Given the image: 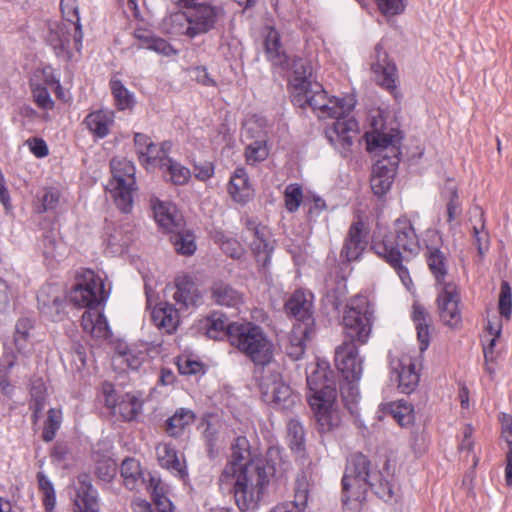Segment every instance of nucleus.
Listing matches in <instances>:
<instances>
[{
  "mask_svg": "<svg viewBox=\"0 0 512 512\" xmlns=\"http://www.w3.org/2000/svg\"><path fill=\"white\" fill-rule=\"evenodd\" d=\"M265 49L274 66L291 71L289 85L293 103L300 108L310 106L319 118H334L332 126L326 129L329 142L343 147L350 146V133L356 132L358 128L356 120L349 116L356 103L354 97H328L322 85L311 80L312 68L308 62L299 57L291 59L285 53L280 43V35L274 28H269L266 34Z\"/></svg>",
  "mask_w": 512,
  "mask_h": 512,
  "instance_id": "nucleus-1",
  "label": "nucleus"
},
{
  "mask_svg": "<svg viewBox=\"0 0 512 512\" xmlns=\"http://www.w3.org/2000/svg\"><path fill=\"white\" fill-rule=\"evenodd\" d=\"M231 451V461L219 477V486L223 491L233 493L241 511L254 509L268 483L266 469L261 461L251 459V448L246 437H236Z\"/></svg>",
  "mask_w": 512,
  "mask_h": 512,
  "instance_id": "nucleus-2",
  "label": "nucleus"
},
{
  "mask_svg": "<svg viewBox=\"0 0 512 512\" xmlns=\"http://www.w3.org/2000/svg\"><path fill=\"white\" fill-rule=\"evenodd\" d=\"M374 309L366 296L350 299L343 315L344 332L348 341L335 349V364L344 379L359 380L363 372V360L358 355L355 342L365 344L372 331Z\"/></svg>",
  "mask_w": 512,
  "mask_h": 512,
  "instance_id": "nucleus-3",
  "label": "nucleus"
},
{
  "mask_svg": "<svg viewBox=\"0 0 512 512\" xmlns=\"http://www.w3.org/2000/svg\"><path fill=\"white\" fill-rule=\"evenodd\" d=\"M394 470L390 461L386 460L382 471L371 472L366 456L361 453L351 455L342 478L345 509L349 512L360 511L368 487L379 498L391 501L394 498Z\"/></svg>",
  "mask_w": 512,
  "mask_h": 512,
  "instance_id": "nucleus-4",
  "label": "nucleus"
},
{
  "mask_svg": "<svg viewBox=\"0 0 512 512\" xmlns=\"http://www.w3.org/2000/svg\"><path fill=\"white\" fill-rule=\"evenodd\" d=\"M102 279L93 270L81 269L75 277V284L69 293L70 302L87 310L81 317L83 329L92 337L105 339L110 335L106 317L98 310V306L106 301Z\"/></svg>",
  "mask_w": 512,
  "mask_h": 512,
  "instance_id": "nucleus-5",
  "label": "nucleus"
},
{
  "mask_svg": "<svg viewBox=\"0 0 512 512\" xmlns=\"http://www.w3.org/2000/svg\"><path fill=\"white\" fill-rule=\"evenodd\" d=\"M332 376L331 371L319 364L307 376L309 389L307 400L320 434L331 433L341 424V416L336 404V384Z\"/></svg>",
  "mask_w": 512,
  "mask_h": 512,
  "instance_id": "nucleus-6",
  "label": "nucleus"
},
{
  "mask_svg": "<svg viewBox=\"0 0 512 512\" xmlns=\"http://www.w3.org/2000/svg\"><path fill=\"white\" fill-rule=\"evenodd\" d=\"M186 11H176L167 15L162 26L166 33L194 39L214 30L224 17L219 5L208 2L181 1Z\"/></svg>",
  "mask_w": 512,
  "mask_h": 512,
  "instance_id": "nucleus-7",
  "label": "nucleus"
},
{
  "mask_svg": "<svg viewBox=\"0 0 512 512\" xmlns=\"http://www.w3.org/2000/svg\"><path fill=\"white\" fill-rule=\"evenodd\" d=\"M229 342L255 365L267 366L273 359V344L263 329L251 322H233L229 327Z\"/></svg>",
  "mask_w": 512,
  "mask_h": 512,
  "instance_id": "nucleus-8",
  "label": "nucleus"
},
{
  "mask_svg": "<svg viewBox=\"0 0 512 512\" xmlns=\"http://www.w3.org/2000/svg\"><path fill=\"white\" fill-rule=\"evenodd\" d=\"M419 240L411 221L403 216L394 222V232L383 237L375 236L372 242L374 252L386 262L397 263L402 251L416 254Z\"/></svg>",
  "mask_w": 512,
  "mask_h": 512,
  "instance_id": "nucleus-9",
  "label": "nucleus"
},
{
  "mask_svg": "<svg viewBox=\"0 0 512 512\" xmlns=\"http://www.w3.org/2000/svg\"><path fill=\"white\" fill-rule=\"evenodd\" d=\"M112 179L108 189L112 193L114 202L123 213H129L133 206V192L135 191V166L126 158L114 157L110 162Z\"/></svg>",
  "mask_w": 512,
  "mask_h": 512,
  "instance_id": "nucleus-10",
  "label": "nucleus"
},
{
  "mask_svg": "<svg viewBox=\"0 0 512 512\" xmlns=\"http://www.w3.org/2000/svg\"><path fill=\"white\" fill-rule=\"evenodd\" d=\"M259 387L263 400L278 409L288 410L298 402L297 395L283 381L282 376L270 368L261 377Z\"/></svg>",
  "mask_w": 512,
  "mask_h": 512,
  "instance_id": "nucleus-11",
  "label": "nucleus"
},
{
  "mask_svg": "<svg viewBox=\"0 0 512 512\" xmlns=\"http://www.w3.org/2000/svg\"><path fill=\"white\" fill-rule=\"evenodd\" d=\"M83 32L81 23H55L50 27L48 42L59 57L71 58V50L80 52L82 49Z\"/></svg>",
  "mask_w": 512,
  "mask_h": 512,
  "instance_id": "nucleus-12",
  "label": "nucleus"
},
{
  "mask_svg": "<svg viewBox=\"0 0 512 512\" xmlns=\"http://www.w3.org/2000/svg\"><path fill=\"white\" fill-rule=\"evenodd\" d=\"M245 227V241L249 243L259 266L266 268L270 263L271 253L274 248L270 231L266 226H262L250 218L245 220Z\"/></svg>",
  "mask_w": 512,
  "mask_h": 512,
  "instance_id": "nucleus-13",
  "label": "nucleus"
},
{
  "mask_svg": "<svg viewBox=\"0 0 512 512\" xmlns=\"http://www.w3.org/2000/svg\"><path fill=\"white\" fill-rule=\"evenodd\" d=\"M73 512H100V498L88 474L77 476L72 484Z\"/></svg>",
  "mask_w": 512,
  "mask_h": 512,
  "instance_id": "nucleus-14",
  "label": "nucleus"
},
{
  "mask_svg": "<svg viewBox=\"0 0 512 512\" xmlns=\"http://www.w3.org/2000/svg\"><path fill=\"white\" fill-rule=\"evenodd\" d=\"M390 368L392 379L398 382V387L402 393H411L416 388L419 375L410 355L405 353L390 354Z\"/></svg>",
  "mask_w": 512,
  "mask_h": 512,
  "instance_id": "nucleus-15",
  "label": "nucleus"
},
{
  "mask_svg": "<svg viewBox=\"0 0 512 512\" xmlns=\"http://www.w3.org/2000/svg\"><path fill=\"white\" fill-rule=\"evenodd\" d=\"M65 300L66 292L59 284H46L37 295L38 307L41 313L53 321L62 319Z\"/></svg>",
  "mask_w": 512,
  "mask_h": 512,
  "instance_id": "nucleus-16",
  "label": "nucleus"
},
{
  "mask_svg": "<svg viewBox=\"0 0 512 512\" xmlns=\"http://www.w3.org/2000/svg\"><path fill=\"white\" fill-rule=\"evenodd\" d=\"M437 304L441 320L449 326H456L461 321L459 309L460 296L456 284H446L437 289Z\"/></svg>",
  "mask_w": 512,
  "mask_h": 512,
  "instance_id": "nucleus-17",
  "label": "nucleus"
},
{
  "mask_svg": "<svg viewBox=\"0 0 512 512\" xmlns=\"http://www.w3.org/2000/svg\"><path fill=\"white\" fill-rule=\"evenodd\" d=\"M371 69L377 75V81L383 88L390 92L396 90V66L388 59L382 43L375 46Z\"/></svg>",
  "mask_w": 512,
  "mask_h": 512,
  "instance_id": "nucleus-18",
  "label": "nucleus"
},
{
  "mask_svg": "<svg viewBox=\"0 0 512 512\" xmlns=\"http://www.w3.org/2000/svg\"><path fill=\"white\" fill-rule=\"evenodd\" d=\"M151 207L157 224L164 232L172 233L183 229V217L174 204L152 198Z\"/></svg>",
  "mask_w": 512,
  "mask_h": 512,
  "instance_id": "nucleus-19",
  "label": "nucleus"
},
{
  "mask_svg": "<svg viewBox=\"0 0 512 512\" xmlns=\"http://www.w3.org/2000/svg\"><path fill=\"white\" fill-rule=\"evenodd\" d=\"M289 314L296 318L297 324L313 327L312 294L304 291H295L285 304Z\"/></svg>",
  "mask_w": 512,
  "mask_h": 512,
  "instance_id": "nucleus-20",
  "label": "nucleus"
},
{
  "mask_svg": "<svg viewBox=\"0 0 512 512\" xmlns=\"http://www.w3.org/2000/svg\"><path fill=\"white\" fill-rule=\"evenodd\" d=\"M174 288L173 299L179 306V309H188L198 306L201 303V293L189 276L184 275L177 277Z\"/></svg>",
  "mask_w": 512,
  "mask_h": 512,
  "instance_id": "nucleus-21",
  "label": "nucleus"
},
{
  "mask_svg": "<svg viewBox=\"0 0 512 512\" xmlns=\"http://www.w3.org/2000/svg\"><path fill=\"white\" fill-rule=\"evenodd\" d=\"M367 246L366 232L361 221L353 222L348 230L341 257L347 261L357 260Z\"/></svg>",
  "mask_w": 512,
  "mask_h": 512,
  "instance_id": "nucleus-22",
  "label": "nucleus"
},
{
  "mask_svg": "<svg viewBox=\"0 0 512 512\" xmlns=\"http://www.w3.org/2000/svg\"><path fill=\"white\" fill-rule=\"evenodd\" d=\"M310 479L311 476L305 471L298 474L294 501L278 504L270 512H304L308 501Z\"/></svg>",
  "mask_w": 512,
  "mask_h": 512,
  "instance_id": "nucleus-23",
  "label": "nucleus"
},
{
  "mask_svg": "<svg viewBox=\"0 0 512 512\" xmlns=\"http://www.w3.org/2000/svg\"><path fill=\"white\" fill-rule=\"evenodd\" d=\"M211 298L217 305L232 308L238 312L245 304L242 292L221 281L214 283L211 287Z\"/></svg>",
  "mask_w": 512,
  "mask_h": 512,
  "instance_id": "nucleus-24",
  "label": "nucleus"
},
{
  "mask_svg": "<svg viewBox=\"0 0 512 512\" xmlns=\"http://www.w3.org/2000/svg\"><path fill=\"white\" fill-rule=\"evenodd\" d=\"M34 321L30 318H21L16 322L13 342L17 353L27 357L34 348L35 335Z\"/></svg>",
  "mask_w": 512,
  "mask_h": 512,
  "instance_id": "nucleus-25",
  "label": "nucleus"
},
{
  "mask_svg": "<svg viewBox=\"0 0 512 512\" xmlns=\"http://www.w3.org/2000/svg\"><path fill=\"white\" fill-rule=\"evenodd\" d=\"M115 122V115L110 110H96L89 113L83 125L96 138L103 139L109 135Z\"/></svg>",
  "mask_w": 512,
  "mask_h": 512,
  "instance_id": "nucleus-26",
  "label": "nucleus"
},
{
  "mask_svg": "<svg viewBox=\"0 0 512 512\" xmlns=\"http://www.w3.org/2000/svg\"><path fill=\"white\" fill-rule=\"evenodd\" d=\"M395 164L381 160L373 166L370 183L375 195L382 196L390 190L395 176Z\"/></svg>",
  "mask_w": 512,
  "mask_h": 512,
  "instance_id": "nucleus-27",
  "label": "nucleus"
},
{
  "mask_svg": "<svg viewBox=\"0 0 512 512\" xmlns=\"http://www.w3.org/2000/svg\"><path fill=\"white\" fill-rule=\"evenodd\" d=\"M151 317L155 326L168 334L176 330L180 321L178 310L167 302H162L155 306Z\"/></svg>",
  "mask_w": 512,
  "mask_h": 512,
  "instance_id": "nucleus-28",
  "label": "nucleus"
},
{
  "mask_svg": "<svg viewBox=\"0 0 512 512\" xmlns=\"http://www.w3.org/2000/svg\"><path fill=\"white\" fill-rule=\"evenodd\" d=\"M227 317L221 312H212L209 316L199 320L198 330L211 339H220L223 336L229 338V327Z\"/></svg>",
  "mask_w": 512,
  "mask_h": 512,
  "instance_id": "nucleus-29",
  "label": "nucleus"
},
{
  "mask_svg": "<svg viewBox=\"0 0 512 512\" xmlns=\"http://www.w3.org/2000/svg\"><path fill=\"white\" fill-rule=\"evenodd\" d=\"M228 191L233 200L240 204L247 203L253 197V188L244 169L235 170L230 179Z\"/></svg>",
  "mask_w": 512,
  "mask_h": 512,
  "instance_id": "nucleus-30",
  "label": "nucleus"
},
{
  "mask_svg": "<svg viewBox=\"0 0 512 512\" xmlns=\"http://www.w3.org/2000/svg\"><path fill=\"white\" fill-rule=\"evenodd\" d=\"M428 267L435 278L437 289L446 284H456L448 275L447 259L439 249H430L427 256Z\"/></svg>",
  "mask_w": 512,
  "mask_h": 512,
  "instance_id": "nucleus-31",
  "label": "nucleus"
},
{
  "mask_svg": "<svg viewBox=\"0 0 512 512\" xmlns=\"http://www.w3.org/2000/svg\"><path fill=\"white\" fill-rule=\"evenodd\" d=\"M134 37L139 42V48L149 49L164 56L176 54V50L166 40L153 35L148 30L137 29Z\"/></svg>",
  "mask_w": 512,
  "mask_h": 512,
  "instance_id": "nucleus-32",
  "label": "nucleus"
},
{
  "mask_svg": "<svg viewBox=\"0 0 512 512\" xmlns=\"http://www.w3.org/2000/svg\"><path fill=\"white\" fill-rule=\"evenodd\" d=\"M147 358L145 350L136 347H129L124 351H118L112 358V364L116 369L137 370L141 367Z\"/></svg>",
  "mask_w": 512,
  "mask_h": 512,
  "instance_id": "nucleus-33",
  "label": "nucleus"
},
{
  "mask_svg": "<svg viewBox=\"0 0 512 512\" xmlns=\"http://www.w3.org/2000/svg\"><path fill=\"white\" fill-rule=\"evenodd\" d=\"M65 203L62 191L53 186L44 187L36 195L35 210L37 213H45L55 210Z\"/></svg>",
  "mask_w": 512,
  "mask_h": 512,
  "instance_id": "nucleus-34",
  "label": "nucleus"
},
{
  "mask_svg": "<svg viewBox=\"0 0 512 512\" xmlns=\"http://www.w3.org/2000/svg\"><path fill=\"white\" fill-rule=\"evenodd\" d=\"M367 149L369 151H377L391 148L395 152L398 150L399 137L396 131L384 133L373 129L365 133Z\"/></svg>",
  "mask_w": 512,
  "mask_h": 512,
  "instance_id": "nucleus-35",
  "label": "nucleus"
},
{
  "mask_svg": "<svg viewBox=\"0 0 512 512\" xmlns=\"http://www.w3.org/2000/svg\"><path fill=\"white\" fill-rule=\"evenodd\" d=\"M149 479H146V489L150 492L153 505L159 512H172L173 506L169 498L165 495V484L160 478L148 474Z\"/></svg>",
  "mask_w": 512,
  "mask_h": 512,
  "instance_id": "nucleus-36",
  "label": "nucleus"
},
{
  "mask_svg": "<svg viewBox=\"0 0 512 512\" xmlns=\"http://www.w3.org/2000/svg\"><path fill=\"white\" fill-rule=\"evenodd\" d=\"M412 319L417 330V337L420 343V351L423 352L427 349L430 342V316L424 307L415 303L413 305Z\"/></svg>",
  "mask_w": 512,
  "mask_h": 512,
  "instance_id": "nucleus-37",
  "label": "nucleus"
},
{
  "mask_svg": "<svg viewBox=\"0 0 512 512\" xmlns=\"http://www.w3.org/2000/svg\"><path fill=\"white\" fill-rule=\"evenodd\" d=\"M160 167L166 180L175 185H185L191 178L190 170L172 158H162Z\"/></svg>",
  "mask_w": 512,
  "mask_h": 512,
  "instance_id": "nucleus-38",
  "label": "nucleus"
},
{
  "mask_svg": "<svg viewBox=\"0 0 512 512\" xmlns=\"http://www.w3.org/2000/svg\"><path fill=\"white\" fill-rule=\"evenodd\" d=\"M120 472L124 485L129 490L136 489L140 482L146 483V478L144 477L140 463L135 458H126L123 460Z\"/></svg>",
  "mask_w": 512,
  "mask_h": 512,
  "instance_id": "nucleus-39",
  "label": "nucleus"
},
{
  "mask_svg": "<svg viewBox=\"0 0 512 512\" xmlns=\"http://www.w3.org/2000/svg\"><path fill=\"white\" fill-rule=\"evenodd\" d=\"M157 458L162 467L171 469L179 474L183 473L184 465L178 457L173 446L167 443L159 444L156 447Z\"/></svg>",
  "mask_w": 512,
  "mask_h": 512,
  "instance_id": "nucleus-40",
  "label": "nucleus"
},
{
  "mask_svg": "<svg viewBox=\"0 0 512 512\" xmlns=\"http://www.w3.org/2000/svg\"><path fill=\"white\" fill-rule=\"evenodd\" d=\"M195 420L194 413L189 409L181 408L173 416L167 419L166 431L170 436H178L186 426L191 425Z\"/></svg>",
  "mask_w": 512,
  "mask_h": 512,
  "instance_id": "nucleus-41",
  "label": "nucleus"
},
{
  "mask_svg": "<svg viewBox=\"0 0 512 512\" xmlns=\"http://www.w3.org/2000/svg\"><path fill=\"white\" fill-rule=\"evenodd\" d=\"M130 240L131 238L127 232L120 227L111 224L105 229V241L114 254L123 252L124 248L129 245Z\"/></svg>",
  "mask_w": 512,
  "mask_h": 512,
  "instance_id": "nucleus-42",
  "label": "nucleus"
},
{
  "mask_svg": "<svg viewBox=\"0 0 512 512\" xmlns=\"http://www.w3.org/2000/svg\"><path fill=\"white\" fill-rule=\"evenodd\" d=\"M171 143L164 142L161 145H156L152 143L148 149L145 150V155L140 157V162L145 165L147 168L149 166H162V158H169L168 153L171 150Z\"/></svg>",
  "mask_w": 512,
  "mask_h": 512,
  "instance_id": "nucleus-43",
  "label": "nucleus"
},
{
  "mask_svg": "<svg viewBox=\"0 0 512 512\" xmlns=\"http://www.w3.org/2000/svg\"><path fill=\"white\" fill-rule=\"evenodd\" d=\"M390 414L402 427L411 425L414 421L413 406L405 400H398L388 405Z\"/></svg>",
  "mask_w": 512,
  "mask_h": 512,
  "instance_id": "nucleus-44",
  "label": "nucleus"
},
{
  "mask_svg": "<svg viewBox=\"0 0 512 512\" xmlns=\"http://www.w3.org/2000/svg\"><path fill=\"white\" fill-rule=\"evenodd\" d=\"M66 246L61 239L51 235L44 236L42 240V252L49 262L59 261L64 257Z\"/></svg>",
  "mask_w": 512,
  "mask_h": 512,
  "instance_id": "nucleus-45",
  "label": "nucleus"
},
{
  "mask_svg": "<svg viewBox=\"0 0 512 512\" xmlns=\"http://www.w3.org/2000/svg\"><path fill=\"white\" fill-rule=\"evenodd\" d=\"M474 213L478 220L473 224V238L479 254L483 255L489 247V234L485 229L483 211L477 208Z\"/></svg>",
  "mask_w": 512,
  "mask_h": 512,
  "instance_id": "nucleus-46",
  "label": "nucleus"
},
{
  "mask_svg": "<svg viewBox=\"0 0 512 512\" xmlns=\"http://www.w3.org/2000/svg\"><path fill=\"white\" fill-rule=\"evenodd\" d=\"M344 383L341 385V396L346 408L351 414L357 412V404L360 399V393L357 386L359 380L344 379Z\"/></svg>",
  "mask_w": 512,
  "mask_h": 512,
  "instance_id": "nucleus-47",
  "label": "nucleus"
},
{
  "mask_svg": "<svg viewBox=\"0 0 512 512\" xmlns=\"http://www.w3.org/2000/svg\"><path fill=\"white\" fill-rule=\"evenodd\" d=\"M39 490L42 493L43 505L46 512H52L56 504V494L53 483L43 472L37 473Z\"/></svg>",
  "mask_w": 512,
  "mask_h": 512,
  "instance_id": "nucleus-48",
  "label": "nucleus"
},
{
  "mask_svg": "<svg viewBox=\"0 0 512 512\" xmlns=\"http://www.w3.org/2000/svg\"><path fill=\"white\" fill-rule=\"evenodd\" d=\"M110 87L118 109L126 110L132 108L134 104L133 94L123 86L120 80L112 79Z\"/></svg>",
  "mask_w": 512,
  "mask_h": 512,
  "instance_id": "nucleus-49",
  "label": "nucleus"
},
{
  "mask_svg": "<svg viewBox=\"0 0 512 512\" xmlns=\"http://www.w3.org/2000/svg\"><path fill=\"white\" fill-rule=\"evenodd\" d=\"M171 241L178 253L183 255H192L196 250L195 237L190 232H172Z\"/></svg>",
  "mask_w": 512,
  "mask_h": 512,
  "instance_id": "nucleus-50",
  "label": "nucleus"
},
{
  "mask_svg": "<svg viewBox=\"0 0 512 512\" xmlns=\"http://www.w3.org/2000/svg\"><path fill=\"white\" fill-rule=\"evenodd\" d=\"M268 156V149L266 145V139L261 135L258 136V139L253 140L251 143L247 144L246 148V159L249 164H255L257 162L263 161Z\"/></svg>",
  "mask_w": 512,
  "mask_h": 512,
  "instance_id": "nucleus-51",
  "label": "nucleus"
},
{
  "mask_svg": "<svg viewBox=\"0 0 512 512\" xmlns=\"http://www.w3.org/2000/svg\"><path fill=\"white\" fill-rule=\"evenodd\" d=\"M62 422V412L59 409L51 408L48 411V417L44 424L42 438L45 442L54 439L56 432L60 428Z\"/></svg>",
  "mask_w": 512,
  "mask_h": 512,
  "instance_id": "nucleus-52",
  "label": "nucleus"
},
{
  "mask_svg": "<svg viewBox=\"0 0 512 512\" xmlns=\"http://www.w3.org/2000/svg\"><path fill=\"white\" fill-rule=\"evenodd\" d=\"M287 437L292 449L301 450L304 445L305 431L297 419H290L287 423Z\"/></svg>",
  "mask_w": 512,
  "mask_h": 512,
  "instance_id": "nucleus-53",
  "label": "nucleus"
},
{
  "mask_svg": "<svg viewBox=\"0 0 512 512\" xmlns=\"http://www.w3.org/2000/svg\"><path fill=\"white\" fill-rule=\"evenodd\" d=\"M141 409L140 401L133 396L127 395L120 403L115 405V412L122 415L125 420H132L136 417Z\"/></svg>",
  "mask_w": 512,
  "mask_h": 512,
  "instance_id": "nucleus-54",
  "label": "nucleus"
},
{
  "mask_svg": "<svg viewBox=\"0 0 512 512\" xmlns=\"http://www.w3.org/2000/svg\"><path fill=\"white\" fill-rule=\"evenodd\" d=\"M284 199L286 209L291 213L296 212L303 201V191L301 186L298 184H289L286 186Z\"/></svg>",
  "mask_w": 512,
  "mask_h": 512,
  "instance_id": "nucleus-55",
  "label": "nucleus"
},
{
  "mask_svg": "<svg viewBox=\"0 0 512 512\" xmlns=\"http://www.w3.org/2000/svg\"><path fill=\"white\" fill-rule=\"evenodd\" d=\"M312 333H313V327L302 326V324H294L292 332L289 336L288 345L304 346V348H305L306 340L310 337V335Z\"/></svg>",
  "mask_w": 512,
  "mask_h": 512,
  "instance_id": "nucleus-56",
  "label": "nucleus"
},
{
  "mask_svg": "<svg viewBox=\"0 0 512 512\" xmlns=\"http://www.w3.org/2000/svg\"><path fill=\"white\" fill-rule=\"evenodd\" d=\"M512 310V291L509 284L504 281L501 284V291L499 296V312L506 319L510 318Z\"/></svg>",
  "mask_w": 512,
  "mask_h": 512,
  "instance_id": "nucleus-57",
  "label": "nucleus"
},
{
  "mask_svg": "<svg viewBox=\"0 0 512 512\" xmlns=\"http://www.w3.org/2000/svg\"><path fill=\"white\" fill-rule=\"evenodd\" d=\"M60 8L63 15V22L80 23L79 7L77 0H61Z\"/></svg>",
  "mask_w": 512,
  "mask_h": 512,
  "instance_id": "nucleus-58",
  "label": "nucleus"
},
{
  "mask_svg": "<svg viewBox=\"0 0 512 512\" xmlns=\"http://www.w3.org/2000/svg\"><path fill=\"white\" fill-rule=\"evenodd\" d=\"M178 370L183 375H192L202 372L203 365L187 356H181L177 361Z\"/></svg>",
  "mask_w": 512,
  "mask_h": 512,
  "instance_id": "nucleus-59",
  "label": "nucleus"
},
{
  "mask_svg": "<svg viewBox=\"0 0 512 512\" xmlns=\"http://www.w3.org/2000/svg\"><path fill=\"white\" fill-rule=\"evenodd\" d=\"M116 474V463L110 459L101 461L96 466L97 477L104 481L110 482Z\"/></svg>",
  "mask_w": 512,
  "mask_h": 512,
  "instance_id": "nucleus-60",
  "label": "nucleus"
},
{
  "mask_svg": "<svg viewBox=\"0 0 512 512\" xmlns=\"http://www.w3.org/2000/svg\"><path fill=\"white\" fill-rule=\"evenodd\" d=\"M261 135L265 138V132L261 123H258V120L254 118L248 119L242 128V136L246 139H258V136Z\"/></svg>",
  "mask_w": 512,
  "mask_h": 512,
  "instance_id": "nucleus-61",
  "label": "nucleus"
},
{
  "mask_svg": "<svg viewBox=\"0 0 512 512\" xmlns=\"http://www.w3.org/2000/svg\"><path fill=\"white\" fill-rule=\"evenodd\" d=\"M495 337L490 340L487 347H484L485 371L491 379L495 375V364L493 359V347L496 342V337L500 334V328L495 329Z\"/></svg>",
  "mask_w": 512,
  "mask_h": 512,
  "instance_id": "nucleus-62",
  "label": "nucleus"
},
{
  "mask_svg": "<svg viewBox=\"0 0 512 512\" xmlns=\"http://www.w3.org/2000/svg\"><path fill=\"white\" fill-rule=\"evenodd\" d=\"M378 6L385 15H396L404 10L402 0H378Z\"/></svg>",
  "mask_w": 512,
  "mask_h": 512,
  "instance_id": "nucleus-63",
  "label": "nucleus"
},
{
  "mask_svg": "<svg viewBox=\"0 0 512 512\" xmlns=\"http://www.w3.org/2000/svg\"><path fill=\"white\" fill-rule=\"evenodd\" d=\"M33 97L39 107L43 109H50L53 106V101L50 97L49 92L44 87H36L33 90Z\"/></svg>",
  "mask_w": 512,
  "mask_h": 512,
  "instance_id": "nucleus-64",
  "label": "nucleus"
}]
</instances>
